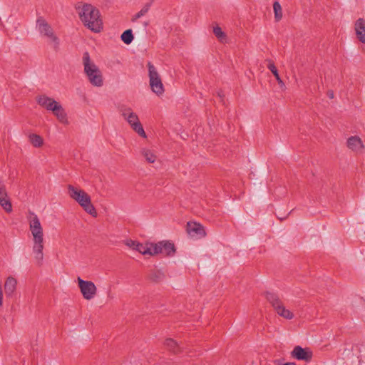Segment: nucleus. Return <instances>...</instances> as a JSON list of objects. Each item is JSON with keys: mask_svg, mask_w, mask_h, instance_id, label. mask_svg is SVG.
Listing matches in <instances>:
<instances>
[{"mask_svg": "<svg viewBox=\"0 0 365 365\" xmlns=\"http://www.w3.org/2000/svg\"><path fill=\"white\" fill-rule=\"evenodd\" d=\"M0 205L6 212L12 211V205L8 196L6 186L2 181H0Z\"/></svg>", "mask_w": 365, "mask_h": 365, "instance_id": "10", "label": "nucleus"}, {"mask_svg": "<svg viewBox=\"0 0 365 365\" xmlns=\"http://www.w3.org/2000/svg\"><path fill=\"white\" fill-rule=\"evenodd\" d=\"M0 23H1V18L0 17Z\"/></svg>", "mask_w": 365, "mask_h": 365, "instance_id": "33", "label": "nucleus"}, {"mask_svg": "<svg viewBox=\"0 0 365 365\" xmlns=\"http://www.w3.org/2000/svg\"><path fill=\"white\" fill-rule=\"evenodd\" d=\"M267 68L273 73V75L276 78V80L277 81V83H279V85L281 86H284V83L282 81V80L281 79V78L279 77L278 71H277L276 66H274V63L269 61V64L267 65Z\"/></svg>", "mask_w": 365, "mask_h": 365, "instance_id": "24", "label": "nucleus"}, {"mask_svg": "<svg viewBox=\"0 0 365 365\" xmlns=\"http://www.w3.org/2000/svg\"><path fill=\"white\" fill-rule=\"evenodd\" d=\"M141 154L145 158L146 161L150 163H153L157 160V155H155L154 150L149 148H143L141 150Z\"/></svg>", "mask_w": 365, "mask_h": 365, "instance_id": "20", "label": "nucleus"}, {"mask_svg": "<svg viewBox=\"0 0 365 365\" xmlns=\"http://www.w3.org/2000/svg\"><path fill=\"white\" fill-rule=\"evenodd\" d=\"M17 286V280L16 278L13 277H9L6 278L4 283V290L7 297H11L16 289Z\"/></svg>", "mask_w": 365, "mask_h": 365, "instance_id": "16", "label": "nucleus"}, {"mask_svg": "<svg viewBox=\"0 0 365 365\" xmlns=\"http://www.w3.org/2000/svg\"><path fill=\"white\" fill-rule=\"evenodd\" d=\"M187 232L191 237L196 239L204 237L206 235L204 227L195 222H187Z\"/></svg>", "mask_w": 365, "mask_h": 365, "instance_id": "9", "label": "nucleus"}, {"mask_svg": "<svg viewBox=\"0 0 365 365\" xmlns=\"http://www.w3.org/2000/svg\"><path fill=\"white\" fill-rule=\"evenodd\" d=\"M29 230L32 236V252L38 264L43 260L44 234L39 217L34 212H30L28 217Z\"/></svg>", "mask_w": 365, "mask_h": 365, "instance_id": "1", "label": "nucleus"}, {"mask_svg": "<svg viewBox=\"0 0 365 365\" xmlns=\"http://www.w3.org/2000/svg\"><path fill=\"white\" fill-rule=\"evenodd\" d=\"M213 33L215 36L221 42H225L227 40V36L225 33L222 30L220 26H215L213 28Z\"/></svg>", "mask_w": 365, "mask_h": 365, "instance_id": "27", "label": "nucleus"}, {"mask_svg": "<svg viewBox=\"0 0 365 365\" xmlns=\"http://www.w3.org/2000/svg\"><path fill=\"white\" fill-rule=\"evenodd\" d=\"M273 10L276 21H280L282 18V9L280 4L278 1L274 2Z\"/></svg>", "mask_w": 365, "mask_h": 365, "instance_id": "25", "label": "nucleus"}, {"mask_svg": "<svg viewBox=\"0 0 365 365\" xmlns=\"http://www.w3.org/2000/svg\"><path fill=\"white\" fill-rule=\"evenodd\" d=\"M283 365H296V364L294 363L289 362V363H285Z\"/></svg>", "mask_w": 365, "mask_h": 365, "instance_id": "32", "label": "nucleus"}, {"mask_svg": "<svg viewBox=\"0 0 365 365\" xmlns=\"http://www.w3.org/2000/svg\"><path fill=\"white\" fill-rule=\"evenodd\" d=\"M347 147L354 152H361L364 149V144L358 136H351L347 139Z\"/></svg>", "mask_w": 365, "mask_h": 365, "instance_id": "15", "label": "nucleus"}, {"mask_svg": "<svg viewBox=\"0 0 365 365\" xmlns=\"http://www.w3.org/2000/svg\"><path fill=\"white\" fill-rule=\"evenodd\" d=\"M76 10L83 24L89 30L99 33L103 29V21L99 10L93 5L78 2Z\"/></svg>", "mask_w": 365, "mask_h": 365, "instance_id": "2", "label": "nucleus"}, {"mask_svg": "<svg viewBox=\"0 0 365 365\" xmlns=\"http://www.w3.org/2000/svg\"><path fill=\"white\" fill-rule=\"evenodd\" d=\"M355 31L357 38L365 44V20L359 19L355 23Z\"/></svg>", "mask_w": 365, "mask_h": 365, "instance_id": "17", "label": "nucleus"}, {"mask_svg": "<svg viewBox=\"0 0 365 365\" xmlns=\"http://www.w3.org/2000/svg\"><path fill=\"white\" fill-rule=\"evenodd\" d=\"M135 251L143 255H158V250L155 246H153V243L143 244L138 242Z\"/></svg>", "mask_w": 365, "mask_h": 365, "instance_id": "14", "label": "nucleus"}, {"mask_svg": "<svg viewBox=\"0 0 365 365\" xmlns=\"http://www.w3.org/2000/svg\"><path fill=\"white\" fill-rule=\"evenodd\" d=\"M3 304V291L1 285H0V307Z\"/></svg>", "mask_w": 365, "mask_h": 365, "instance_id": "30", "label": "nucleus"}, {"mask_svg": "<svg viewBox=\"0 0 365 365\" xmlns=\"http://www.w3.org/2000/svg\"><path fill=\"white\" fill-rule=\"evenodd\" d=\"M84 72L91 85L101 87L103 85L102 73L96 63L91 61L88 52H85L82 58Z\"/></svg>", "mask_w": 365, "mask_h": 365, "instance_id": "4", "label": "nucleus"}, {"mask_svg": "<svg viewBox=\"0 0 365 365\" xmlns=\"http://www.w3.org/2000/svg\"><path fill=\"white\" fill-rule=\"evenodd\" d=\"M123 242L127 247H128L132 250L135 251L138 242L136 240H133L131 239H126L124 240Z\"/></svg>", "mask_w": 365, "mask_h": 365, "instance_id": "29", "label": "nucleus"}, {"mask_svg": "<svg viewBox=\"0 0 365 365\" xmlns=\"http://www.w3.org/2000/svg\"><path fill=\"white\" fill-rule=\"evenodd\" d=\"M36 101L39 106L49 111H52L53 109L56 110V106L60 103L55 101L53 98L45 95L38 96L36 99Z\"/></svg>", "mask_w": 365, "mask_h": 365, "instance_id": "13", "label": "nucleus"}, {"mask_svg": "<svg viewBox=\"0 0 365 365\" xmlns=\"http://www.w3.org/2000/svg\"><path fill=\"white\" fill-rule=\"evenodd\" d=\"M274 310L278 315L286 319H292L294 318V314L289 309H287L282 303L277 307Z\"/></svg>", "mask_w": 365, "mask_h": 365, "instance_id": "19", "label": "nucleus"}, {"mask_svg": "<svg viewBox=\"0 0 365 365\" xmlns=\"http://www.w3.org/2000/svg\"><path fill=\"white\" fill-rule=\"evenodd\" d=\"M292 355L294 358L298 360H303L305 361H309L312 358V351L309 349H304L300 346H297L294 348Z\"/></svg>", "mask_w": 365, "mask_h": 365, "instance_id": "11", "label": "nucleus"}, {"mask_svg": "<svg viewBox=\"0 0 365 365\" xmlns=\"http://www.w3.org/2000/svg\"><path fill=\"white\" fill-rule=\"evenodd\" d=\"M165 346L170 349L174 353H177L178 351V344L175 341L172 339H167L165 342Z\"/></svg>", "mask_w": 365, "mask_h": 365, "instance_id": "28", "label": "nucleus"}, {"mask_svg": "<svg viewBox=\"0 0 365 365\" xmlns=\"http://www.w3.org/2000/svg\"><path fill=\"white\" fill-rule=\"evenodd\" d=\"M29 139L30 143L35 148H40L43 144V140L39 135L34 133L30 134L29 135Z\"/></svg>", "mask_w": 365, "mask_h": 365, "instance_id": "23", "label": "nucleus"}, {"mask_svg": "<svg viewBox=\"0 0 365 365\" xmlns=\"http://www.w3.org/2000/svg\"><path fill=\"white\" fill-rule=\"evenodd\" d=\"M266 298L267 301L272 304V307L275 309L277 307L279 306L282 304V302L279 300L278 296L272 292H267Z\"/></svg>", "mask_w": 365, "mask_h": 365, "instance_id": "22", "label": "nucleus"}, {"mask_svg": "<svg viewBox=\"0 0 365 365\" xmlns=\"http://www.w3.org/2000/svg\"><path fill=\"white\" fill-rule=\"evenodd\" d=\"M327 96L331 99L334 98V92L332 91H329L327 93Z\"/></svg>", "mask_w": 365, "mask_h": 365, "instance_id": "31", "label": "nucleus"}, {"mask_svg": "<svg viewBox=\"0 0 365 365\" xmlns=\"http://www.w3.org/2000/svg\"><path fill=\"white\" fill-rule=\"evenodd\" d=\"M149 83L150 88L157 96L164 93L165 89L160 76L155 67L150 62L148 63Z\"/></svg>", "mask_w": 365, "mask_h": 365, "instance_id": "7", "label": "nucleus"}, {"mask_svg": "<svg viewBox=\"0 0 365 365\" xmlns=\"http://www.w3.org/2000/svg\"><path fill=\"white\" fill-rule=\"evenodd\" d=\"M78 287L83 298L86 300H91L95 297L97 293V288L95 284L91 281L78 278Z\"/></svg>", "mask_w": 365, "mask_h": 365, "instance_id": "8", "label": "nucleus"}, {"mask_svg": "<svg viewBox=\"0 0 365 365\" xmlns=\"http://www.w3.org/2000/svg\"><path fill=\"white\" fill-rule=\"evenodd\" d=\"M153 246H155L156 248H158V254L161 253L167 256H170L175 252L174 245L168 241H161L158 243H153Z\"/></svg>", "mask_w": 365, "mask_h": 365, "instance_id": "12", "label": "nucleus"}, {"mask_svg": "<svg viewBox=\"0 0 365 365\" xmlns=\"http://www.w3.org/2000/svg\"><path fill=\"white\" fill-rule=\"evenodd\" d=\"M121 40L125 43V44H130L133 40V35L131 29H128L125 31L120 36Z\"/></svg>", "mask_w": 365, "mask_h": 365, "instance_id": "26", "label": "nucleus"}, {"mask_svg": "<svg viewBox=\"0 0 365 365\" xmlns=\"http://www.w3.org/2000/svg\"><path fill=\"white\" fill-rule=\"evenodd\" d=\"M36 28L40 35L47 38L49 45L55 51H58L60 47V39L44 19L40 17L36 20Z\"/></svg>", "mask_w": 365, "mask_h": 365, "instance_id": "6", "label": "nucleus"}, {"mask_svg": "<svg viewBox=\"0 0 365 365\" xmlns=\"http://www.w3.org/2000/svg\"><path fill=\"white\" fill-rule=\"evenodd\" d=\"M120 112L123 119L128 123L133 131L143 138H147V135L140 122L138 114L135 113L131 108L123 106L120 108Z\"/></svg>", "mask_w": 365, "mask_h": 365, "instance_id": "5", "label": "nucleus"}, {"mask_svg": "<svg viewBox=\"0 0 365 365\" xmlns=\"http://www.w3.org/2000/svg\"><path fill=\"white\" fill-rule=\"evenodd\" d=\"M150 6L151 3H146L138 13L132 16L131 21L135 22L138 19L145 16L150 10Z\"/></svg>", "mask_w": 365, "mask_h": 365, "instance_id": "21", "label": "nucleus"}, {"mask_svg": "<svg viewBox=\"0 0 365 365\" xmlns=\"http://www.w3.org/2000/svg\"><path fill=\"white\" fill-rule=\"evenodd\" d=\"M52 112L61 123L64 124V125L68 124L69 122L68 120L67 113L65 111V110L63 109V108L62 107V106L61 105V103H59L56 106V110L53 109L52 110Z\"/></svg>", "mask_w": 365, "mask_h": 365, "instance_id": "18", "label": "nucleus"}, {"mask_svg": "<svg viewBox=\"0 0 365 365\" xmlns=\"http://www.w3.org/2000/svg\"><path fill=\"white\" fill-rule=\"evenodd\" d=\"M68 192L70 197L78 202L87 213L93 217L97 216V212L95 207L91 203V197L84 190L68 185Z\"/></svg>", "mask_w": 365, "mask_h": 365, "instance_id": "3", "label": "nucleus"}]
</instances>
